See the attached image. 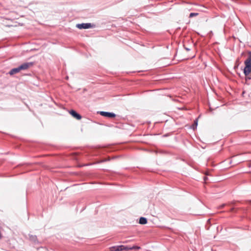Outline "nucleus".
<instances>
[{
  "label": "nucleus",
  "mask_w": 251,
  "mask_h": 251,
  "mask_svg": "<svg viewBox=\"0 0 251 251\" xmlns=\"http://www.w3.org/2000/svg\"><path fill=\"white\" fill-rule=\"evenodd\" d=\"M69 113L73 117L77 120H80L81 119V116L74 110H70Z\"/></svg>",
  "instance_id": "39448f33"
},
{
  "label": "nucleus",
  "mask_w": 251,
  "mask_h": 251,
  "mask_svg": "<svg viewBox=\"0 0 251 251\" xmlns=\"http://www.w3.org/2000/svg\"><path fill=\"white\" fill-rule=\"evenodd\" d=\"M198 126V119H196V120L194 121V124L192 125V128L193 129H195Z\"/></svg>",
  "instance_id": "9d476101"
},
{
  "label": "nucleus",
  "mask_w": 251,
  "mask_h": 251,
  "mask_svg": "<svg viewBox=\"0 0 251 251\" xmlns=\"http://www.w3.org/2000/svg\"><path fill=\"white\" fill-rule=\"evenodd\" d=\"M123 245L111 247L109 249L110 251H122Z\"/></svg>",
  "instance_id": "423d86ee"
},
{
  "label": "nucleus",
  "mask_w": 251,
  "mask_h": 251,
  "mask_svg": "<svg viewBox=\"0 0 251 251\" xmlns=\"http://www.w3.org/2000/svg\"><path fill=\"white\" fill-rule=\"evenodd\" d=\"M198 15V13H191L189 15V17L192 18L194 16H196Z\"/></svg>",
  "instance_id": "9b49d317"
},
{
  "label": "nucleus",
  "mask_w": 251,
  "mask_h": 251,
  "mask_svg": "<svg viewBox=\"0 0 251 251\" xmlns=\"http://www.w3.org/2000/svg\"><path fill=\"white\" fill-rule=\"evenodd\" d=\"M139 223L141 225H145L147 223V219L145 217H141L139 219Z\"/></svg>",
  "instance_id": "0eeeda50"
},
{
  "label": "nucleus",
  "mask_w": 251,
  "mask_h": 251,
  "mask_svg": "<svg viewBox=\"0 0 251 251\" xmlns=\"http://www.w3.org/2000/svg\"><path fill=\"white\" fill-rule=\"evenodd\" d=\"M185 49L187 50H190L188 49V48H185Z\"/></svg>",
  "instance_id": "4468645a"
},
{
  "label": "nucleus",
  "mask_w": 251,
  "mask_h": 251,
  "mask_svg": "<svg viewBox=\"0 0 251 251\" xmlns=\"http://www.w3.org/2000/svg\"><path fill=\"white\" fill-rule=\"evenodd\" d=\"M207 178L206 177H205H205H204V180L205 181H206L207 180Z\"/></svg>",
  "instance_id": "ddd939ff"
},
{
  "label": "nucleus",
  "mask_w": 251,
  "mask_h": 251,
  "mask_svg": "<svg viewBox=\"0 0 251 251\" xmlns=\"http://www.w3.org/2000/svg\"><path fill=\"white\" fill-rule=\"evenodd\" d=\"M132 247H135L133 249H139L140 248L138 246H133Z\"/></svg>",
  "instance_id": "f8f14e48"
},
{
  "label": "nucleus",
  "mask_w": 251,
  "mask_h": 251,
  "mask_svg": "<svg viewBox=\"0 0 251 251\" xmlns=\"http://www.w3.org/2000/svg\"><path fill=\"white\" fill-rule=\"evenodd\" d=\"M29 239L32 241L36 242L37 241V237L32 235L29 236Z\"/></svg>",
  "instance_id": "1a4fd4ad"
},
{
  "label": "nucleus",
  "mask_w": 251,
  "mask_h": 251,
  "mask_svg": "<svg viewBox=\"0 0 251 251\" xmlns=\"http://www.w3.org/2000/svg\"><path fill=\"white\" fill-rule=\"evenodd\" d=\"M100 114L102 116L108 118H114L116 116L115 114L108 112L100 111Z\"/></svg>",
  "instance_id": "20e7f679"
},
{
  "label": "nucleus",
  "mask_w": 251,
  "mask_h": 251,
  "mask_svg": "<svg viewBox=\"0 0 251 251\" xmlns=\"http://www.w3.org/2000/svg\"><path fill=\"white\" fill-rule=\"evenodd\" d=\"M33 64V63L32 62L24 63L18 67L11 69L9 72V74L10 75H13L19 73L21 70H27L30 67L32 66Z\"/></svg>",
  "instance_id": "f257e3e1"
},
{
  "label": "nucleus",
  "mask_w": 251,
  "mask_h": 251,
  "mask_svg": "<svg viewBox=\"0 0 251 251\" xmlns=\"http://www.w3.org/2000/svg\"><path fill=\"white\" fill-rule=\"evenodd\" d=\"M135 247H129L128 246H125L123 245L122 251H124V250H126V251L131 250H133V249Z\"/></svg>",
  "instance_id": "6e6552de"
},
{
  "label": "nucleus",
  "mask_w": 251,
  "mask_h": 251,
  "mask_svg": "<svg viewBox=\"0 0 251 251\" xmlns=\"http://www.w3.org/2000/svg\"><path fill=\"white\" fill-rule=\"evenodd\" d=\"M225 204H223L222 205H221V207H223L224 206Z\"/></svg>",
  "instance_id": "2eb2a0df"
},
{
  "label": "nucleus",
  "mask_w": 251,
  "mask_h": 251,
  "mask_svg": "<svg viewBox=\"0 0 251 251\" xmlns=\"http://www.w3.org/2000/svg\"><path fill=\"white\" fill-rule=\"evenodd\" d=\"M124 243H127V241L123 242Z\"/></svg>",
  "instance_id": "dca6fc26"
},
{
  "label": "nucleus",
  "mask_w": 251,
  "mask_h": 251,
  "mask_svg": "<svg viewBox=\"0 0 251 251\" xmlns=\"http://www.w3.org/2000/svg\"><path fill=\"white\" fill-rule=\"evenodd\" d=\"M245 64L244 73L246 76H247L251 73V51L248 52V57L245 61Z\"/></svg>",
  "instance_id": "f03ea898"
},
{
  "label": "nucleus",
  "mask_w": 251,
  "mask_h": 251,
  "mask_svg": "<svg viewBox=\"0 0 251 251\" xmlns=\"http://www.w3.org/2000/svg\"><path fill=\"white\" fill-rule=\"evenodd\" d=\"M79 29H88L91 28L92 25L91 23L78 24L76 26Z\"/></svg>",
  "instance_id": "7ed1b4c3"
}]
</instances>
